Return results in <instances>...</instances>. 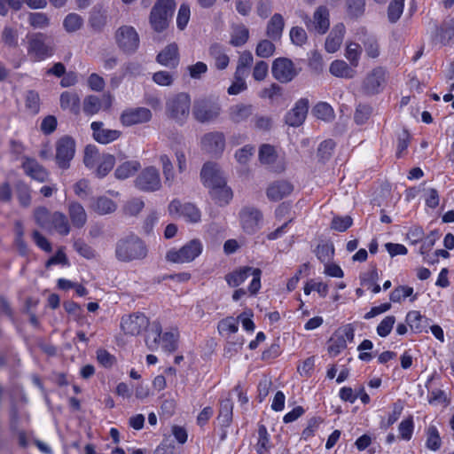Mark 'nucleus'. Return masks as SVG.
I'll return each instance as SVG.
<instances>
[{
    "mask_svg": "<svg viewBox=\"0 0 454 454\" xmlns=\"http://www.w3.org/2000/svg\"><path fill=\"white\" fill-rule=\"evenodd\" d=\"M200 176L203 184L209 189L210 197L215 204L223 207L230 203L233 197L232 191L227 186L226 180L216 163H205Z\"/></svg>",
    "mask_w": 454,
    "mask_h": 454,
    "instance_id": "obj_1",
    "label": "nucleus"
},
{
    "mask_svg": "<svg viewBox=\"0 0 454 454\" xmlns=\"http://www.w3.org/2000/svg\"><path fill=\"white\" fill-rule=\"evenodd\" d=\"M179 333L177 329H171L161 333V325L159 322H153L145 337V344L151 350H155L160 346L166 352H174L177 348Z\"/></svg>",
    "mask_w": 454,
    "mask_h": 454,
    "instance_id": "obj_2",
    "label": "nucleus"
},
{
    "mask_svg": "<svg viewBox=\"0 0 454 454\" xmlns=\"http://www.w3.org/2000/svg\"><path fill=\"white\" fill-rule=\"evenodd\" d=\"M147 247L137 236L130 235L120 239L115 247V256L121 262L143 260L147 256Z\"/></svg>",
    "mask_w": 454,
    "mask_h": 454,
    "instance_id": "obj_3",
    "label": "nucleus"
},
{
    "mask_svg": "<svg viewBox=\"0 0 454 454\" xmlns=\"http://www.w3.org/2000/svg\"><path fill=\"white\" fill-rule=\"evenodd\" d=\"M191 112V97L185 92L170 97L166 102V115L178 125H184Z\"/></svg>",
    "mask_w": 454,
    "mask_h": 454,
    "instance_id": "obj_4",
    "label": "nucleus"
},
{
    "mask_svg": "<svg viewBox=\"0 0 454 454\" xmlns=\"http://www.w3.org/2000/svg\"><path fill=\"white\" fill-rule=\"evenodd\" d=\"M175 8L174 0H158L155 3L149 18L151 27L155 32H162L168 27Z\"/></svg>",
    "mask_w": 454,
    "mask_h": 454,
    "instance_id": "obj_5",
    "label": "nucleus"
},
{
    "mask_svg": "<svg viewBox=\"0 0 454 454\" xmlns=\"http://www.w3.org/2000/svg\"><path fill=\"white\" fill-rule=\"evenodd\" d=\"M262 270L258 268L241 267L225 276L227 284L231 287H237L243 284L249 276H252V281L248 286V292L254 295L261 288Z\"/></svg>",
    "mask_w": 454,
    "mask_h": 454,
    "instance_id": "obj_6",
    "label": "nucleus"
},
{
    "mask_svg": "<svg viewBox=\"0 0 454 454\" xmlns=\"http://www.w3.org/2000/svg\"><path fill=\"white\" fill-rule=\"evenodd\" d=\"M203 251V244L194 239L180 248H171L166 254V260L173 263H186L194 261Z\"/></svg>",
    "mask_w": 454,
    "mask_h": 454,
    "instance_id": "obj_7",
    "label": "nucleus"
},
{
    "mask_svg": "<svg viewBox=\"0 0 454 454\" xmlns=\"http://www.w3.org/2000/svg\"><path fill=\"white\" fill-rule=\"evenodd\" d=\"M118 47L126 54H133L139 47L140 39L137 30L131 26H121L115 32Z\"/></svg>",
    "mask_w": 454,
    "mask_h": 454,
    "instance_id": "obj_8",
    "label": "nucleus"
},
{
    "mask_svg": "<svg viewBox=\"0 0 454 454\" xmlns=\"http://www.w3.org/2000/svg\"><path fill=\"white\" fill-rule=\"evenodd\" d=\"M75 153V141L68 136L56 142V163L62 169H67Z\"/></svg>",
    "mask_w": 454,
    "mask_h": 454,
    "instance_id": "obj_9",
    "label": "nucleus"
},
{
    "mask_svg": "<svg viewBox=\"0 0 454 454\" xmlns=\"http://www.w3.org/2000/svg\"><path fill=\"white\" fill-rule=\"evenodd\" d=\"M148 317L140 312L126 315L121 317V327L125 334L137 336L148 328Z\"/></svg>",
    "mask_w": 454,
    "mask_h": 454,
    "instance_id": "obj_10",
    "label": "nucleus"
},
{
    "mask_svg": "<svg viewBox=\"0 0 454 454\" xmlns=\"http://www.w3.org/2000/svg\"><path fill=\"white\" fill-rule=\"evenodd\" d=\"M387 72L382 67H377L367 74L363 81L362 90L366 95L380 93L386 83Z\"/></svg>",
    "mask_w": 454,
    "mask_h": 454,
    "instance_id": "obj_11",
    "label": "nucleus"
},
{
    "mask_svg": "<svg viewBox=\"0 0 454 454\" xmlns=\"http://www.w3.org/2000/svg\"><path fill=\"white\" fill-rule=\"evenodd\" d=\"M221 112L217 103L207 99H199L193 105V116L199 122H209L215 120Z\"/></svg>",
    "mask_w": 454,
    "mask_h": 454,
    "instance_id": "obj_12",
    "label": "nucleus"
},
{
    "mask_svg": "<svg viewBox=\"0 0 454 454\" xmlns=\"http://www.w3.org/2000/svg\"><path fill=\"white\" fill-rule=\"evenodd\" d=\"M27 52L35 61H41L51 57L54 49L52 45L46 42L44 35L36 34L29 40Z\"/></svg>",
    "mask_w": 454,
    "mask_h": 454,
    "instance_id": "obj_13",
    "label": "nucleus"
},
{
    "mask_svg": "<svg viewBox=\"0 0 454 454\" xmlns=\"http://www.w3.org/2000/svg\"><path fill=\"white\" fill-rule=\"evenodd\" d=\"M201 150L212 156H221L225 149V136L220 131L206 133L200 139Z\"/></svg>",
    "mask_w": 454,
    "mask_h": 454,
    "instance_id": "obj_14",
    "label": "nucleus"
},
{
    "mask_svg": "<svg viewBox=\"0 0 454 454\" xmlns=\"http://www.w3.org/2000/svg\"><path fill=\"white\" fill-rule=\"evenodd\" d=\"M135 185L144 192H155L161 187V181L158 169L147 167L140 172L135 180Z\"/></svg>",
    "mask_w": 454,
    "mask_h": 454,
    "instance_id": "obj_15",
    "label": "nucleus"
},
{
    "mask_svg": "<svg viewBox=\"0 0 454 454\" xmlns=\"http://www.w3.org/2000/svg\"><path fill=\"white\" fill-rule=\"evenodd\" d=\"M271 72L274 78L283 83L291 82L298 74V69L293 61L286 58L276 59Z\"/></svg>",
    "mask_w": 454,
    "mask_h": 454,
    "instance_id": "obj_16",
    "label": "nucleus"
},
{
    "mask_svg": "<svg viewBox=\"0 0 454 454\" xmlns=\"http://www.w3.org/2000/svg\"><path fill=\"white\" fill-rule=\"evenodd\" d=\"M153 117L152 112L146 107H133L122 111L120 121L125 127L146 123Z\"/></svg>",
    "mask_w": 454,
    "mask_h": 454,
    "instance_id": "obj_17",
    "label": "nucleus"
},
{
    "mask_svg": "<svg viewBox=\"0 0 454 454\" xmlns=\"http://www.w3.org/2000/svg\"><path fill=\"white\" fill-rule=\"evenodd\" d=\"M303 20L309 30L323 35L330 26L329 11L325 6H319L313 14V20L308 15L303 17Z\"/></svg>",
    "mask_w": 454,
    "mask_h": 454,
    "instance_id": "obj_18",
    "label": "nucleus"
},
{
    "mask_svg": "<svg viewBox=\"0 0 454 454\" xmlns=\"http://www.w3.org/2000/svg\"><path fill=\"white\" fill-rule=\"evenodd\" d=\"M168 212L170 215H179L191 223H199L201 219V213L195 205L192 203L182 204L177 200L169 203Z\"/></svg>",
    "mask_w": 454,
    "mask_h": 454,
    "instance_id": "obj_19",
    "label": "nucleus"
},
{
    "mask_svg": "<svg viewBox=\"0 0 454 454\" xmlns=\"http://www.w3.org/2000/svg\"><path fill=\"white\" fill-rule=\"evenodd\" d=\"M308 111L309 100L307 98H301L286 113L285 122L290 127H299L304 122Z\"/></svg>",
    "mask_w": 454,
    "mask_h": 454,
    "instance_id": "obj_20",
    "label": "nucleus"
},
{
    "mask_svg": "<svg viewBox=\"0 0 454 454\" xmlns=\"http://www.w3.org/2000/svg\"><path fill=\"white\" fill-rule=\"evenodd\" d=\"M90 129L93 139L102 145H107L114 142L121 136V131L107 129L102 121H92Z\"/></svg>",
    "mask_w": 454,
    "mask_h": 454,
    "instance_id": "obj_21",
    "label": "nucleus"
},
{
    "mask_svg": "<svg viewBox=\"0 0 454 454\" xmlns=\"http://www.w3.org/2000/svg\"><path fill=\"white\" fill-rule=\"evenodd\" d=\"M294 192V185L287 180H276L266 188V196L269 200L277 202L288 197Z\"/></svg>",
    "mask_w": 454,
    "mask_h": 454,
    "instance_id": "obj_22",
    "label": "nucleus"
},
{
    "mask_svg": "<svg viewBox=\"0 0 454 454\" xmlns=\"http://www.w3.org/2000/svg\"><path fill=\"white\" fill-rule=\"evenodd\" d=\"M240 223L247 233H254L262 219V212L255 207H247L239 212Z\"/></svg>",
    "mask_w": 454,
    "mask_h": 454,
    "instance_id": "obj_23",
    "label": "nucleus"
},
{
    "mask_svg": "<svg viewBox=\"0 0 454 454\" xmlns=\"http://www.w3.org/2000/svg\"><path fill=\"white\" fill-rule=\"evenodd\" d=\"M346 33V27L343 23L336 24L328 36L326 37L325 49L329 53L336 52L343 41Z\"/></svg>",
    "mask_w": 454,
    "mask_h": 454,
    "instance_id": "obj_24",
    "label": "nucleus"
},
{
    "mask_svg": "<svg viewBox=\"0 0 454 454\" xmlns=\"http://www.w3.org/2000/svg\"><path fill=\"white\" fill-rule=\"evenodd\" d=\"M156 60L162 66L175 68L179 64L178 47L176 43L167 45L156 57Z\"/></svg>",
    "mask_w": 454,
    "mask_h": 454,
    "instance_id": "obj_25",
    "label": "nucleus"
},
{
    "mask_svg": "<svg viewBox=\"0 0 454 454\" xmlns=\"http://www.w3.org/2000/svg\"><path fill=\"white\" fill-rule=\"evenodd\" d=\"M25 173L38 182H45L49 176L48 171L35 159L25 158L22 162Z\"/></svg>",
    "mask_w": 454,
    "mask_h": 454,
    "instance_id": "obj_26",
    "label": "nucleus"
},
{
    "mask_svg": "<svg viewBox=\"0 0 454 454\" xmlns=\"http://www.w3.org/2000/svg\"><path fill=\"white\" fill-rule=\"evenodd\" d=\"M67 212L71 223L74 228L81 229L86 224L87 213L80 203L76 201L68 203Z\"/></svg>",
    "mask_w": 454,
    "mask_h": 454,
    "instance_id": "obj_27",
    "label": "nucleus"
},
{
    "mask_svg": "<svg viewBox=\"0 0 454 454\" xmlns=\"http://www.w3.org/2000/svg\"><path fill=\"white\" fill-rule=\"evenodd\" d=\"M329 72L335 77L344 79H352L356 74V67L341 59L333 61Z\"/></svg>",
    "mask_w": 454,
    "mask_h": 454,
    "instance_id": "obj_28",
    "label": "nucleus"
},
{
    "mask_svg": "<svg viewBox=\"0 0 454 454\" xmlns=\"http://www.w3.org/2000/svg\"><path fill=\"white\" fill-rule=\"evenodd\" d=\"M405 321L414 333L427 332L428 319L422 316L419 311L411 310L408 312Z\"/></svg>",
    "mask_w": 454,
    "mask_h": 454,
    "instance_id": "obj_29",
    "label": "nucleus"
},
{
    "mask_svg": "<svg viewBox=\"0 0 454 454\" xmlns=\"http://www.w3.org/2000/svg\"><path fill=\"white\" fill-rule=\"evenodd\" d=\"M90 207L98 215L112 214L117 209V204L106 196H99L93 200Z\"/></svg>",
    "mask_w": 454,
    "mask_h": 454,
    "instance_id": "obj_30",
    "label": "nucleus"
},
{
    "mask_svg": "<svg viewBox=\"0 0 454 454\" xmlns=\"http://www.w3.org/2000/svg\"><path fill=\"white\" fill-rule=\"evenodd\" d=\"M285 21L281 14L275 13L268 22L266 35L272 40H278L281 37L284 29Z\"/></svg>",
    "mask_w": 454,
    "mask_h": 454,
    "instance_id": "obj_31",
    "label": "nucleus"
},
{
    "mask_svg": "<svg viewBox=\"0 0 454 454\" xmlns=\"http://www.w3.org/2000/svg\"><path fill=\"white\" fill-rule=\"evenodd\" d=\"M140 168L141 165L137 160H128L116 168L114 176L117 179L124 180L134 176Z\"/></svg>",
    "mask_w": 454,
    "mask_h": 454,
    "instance_id": "obj_32",
    "label": "nucleus"
},
{
    "mask_svg": "<svg viewBox=\"0 0 454 454\" xmlns=\"http://www.w3.org/2000/svg\"><path fill=\"white\" fill-rule=\"evenodd\" d=\"M209 55L213 58L215 67L218 70H223L229 66L230 59L223 47L219 44H213L210 46Z\"/></svg>",
    "mask_w": 454,
    "mask_h": 454,
    "instance_id": "obj_33",
    "label": "nucleus"
},
{
    "mask_svg": "<svg viewBox=\"0 0 454 454\" xmlns=\"http://www.w3.org/2000/svg\"><path fill=\"white\" fill-rule=\"evenodd\" d=\"M253 113V107L250 105H236L230 108V119L236 123L247 120Z\"/></svg>",
    "mask_w": 454,
    "mask_h": 454,
    "instance_id": "obj_34",
    "label": "nucleus"
},
{
    "mask_svg": "<svg viewBox=\"0 0 454 454\" xmlns=\"http://www.w3.org/2000/svg\"><path fill=\"white\" fill-rule=\"evenodd\" d=\"M51 230L56 231L59 234L62 236H67L70 232V224L67 216L61 212H54L52 213V220H51Z\"/></svg>",
    "mask_w": 454,
    "mask_h": 454,
    "instance_id": "obj_35",
    "label": "nucleus"
},
{
    "mask_svg": "<svg viewBox=\"0 0 454 454\" xmlns=\"http://www.w3.org/2000/svg\"><path fill=\"white\" fill-rule=\"evenodd\" d=\"M60 106L65 110L78 114L80 111V98L74 92L65 91L60 96Z\"/></svg>",
    "mask_w": 454,
    "mask_h": 454,
    "instance_id": "obj_36",
    "label": "nucleus"
},
{
    "mask_svg": "<svg viewBox=\"0 0 454 454\" xmlns=\"http://www.w3.org/2000/svg\"><path fill=\"white\" fill-rule=\"evenodd\" d=\"M114 163L115 158L114 155L103 153L98 165L93 168L95 175L99 178L105 177L113 169Z\"/></svg>",
    "mask_w": 454,
    "mask_h": 454,
    "instance_id": "obj_37",
    "label": "nucleus"
},
{
    "mask_svg": "<svg viewBox=\"0 0 454 454\" xmlns=\"http://www.w3.org/2000/svg\"><path fill=\"white\" fill-rule=\"evenodd\" d=\"M426 447L432 450L437 451L442 447V438L435 426L430 425L426 429Z\"/></svg>",
    "mask_w": 454,
    "mask_h": 454,
    "instance_id": "obj_38",
    "label": "nucleus"
},
{
    "mask_svg": "<svg viewBox=\"0 0 454 454\" xmlns=\"http://www.w3.org/2000/svg\"><path fill=\"white\" fill-rule=\"evenodd\" d=\"M362 43L368 58L377 59L380 56V48L375 35L365 33Z\"/></svg>",
    "mask_w": 454,
    "mask_h": 454,
    "instance_id": "obj_39",
    "label": "nucleus"
},
{
    "mask_svg": "<svg viewBox=\"0 0 454 454\" xmlns=\"http://www.w3.org/2000/svg\"><path fill=\"white\" fill-rule=\"evenodd\" d=\"M233 403L231 399L222 400L220 403L218 420L223 427H228L232 420Z\"/></svg>",
    "mask_w": 454,
    "mask_h": 454,
    "instance_id": "obj_40",
    "label": "nucleus"
},
{
    "mask_svg": "<svg viewBox=\"0 0 454 454\" xmlns=\"http://www.w3.org/2000/svg\"><path fill=\"white\" fill-rule=\"evenodd\" d=\"M102 155L103 153H100L95 145H88L84 149L83 162L87 168L93 169L98 165Z\"/></svg>",
    "mask_w": 454,
    "mask_h": 454,
    "instance_id": "obj_41",
    "label": "nucleus"
},
{
    "mask_svg": "<svg viewBox=\"0 0 454 454\" xmlns=\"http://www.w3.org/2000/svg\"><path fill=\"white\" fill-rule=\"evenodd\" d=\"M361 54L362 48L359 43L355 42L347 43L344 55L353 67L358 66Z\"/></svg>",
    "mask_w": 454,
    "mask_h": 454,
    "instance_id": "obj_42",
    "label": "nucleus"
},
{
    "mask_svg": "<svg viewBox=\"0 0 454 454\" xmlns=\"http://www.w3.org/2000/svg\"><path fill=\"white\" fill-rule=\"evenodd\" d=\"M35 223L43 229L51 231L52 214L44 207H37L34 211Z\"/></svg>",
    "mask_w": 454,
    "mask_h": 454,
    "instance_id": "obj_43",
    "label": "nucleus"
},
{
    "mask_svg": "<svg viewBox=\"0 0 454 454\" xmlns=\"http://www.w3.org/2000/svg\"><path fill=\"white\" fill-rule=\"evenodd\" d=\"M103 108V101L95 95H90L83 100V112L87 115H94Z\"/></svg>",
    "mask_w": 454,
    "mask_h": 454,
    "instance_id": "obj_44",
    "label": "nucleus"
},
{
    "mask_svg": "<svg viewBox=\"0 0 454 454\" xmlns=\"http://www.w3.org/2000/svg\"><path fill=\"white\" fill-rule=\"evenodd\" d=\"M413 301L417 299V295H413V288L408 286H400L390 293V301L393 302H401L405 298L411 297Z\"/></svg>",
    "mask_w": 454,
    "mask_h": 454,
    "instance_id": "obj_45",
    "label": "nucleus"
},
{
    "mask_svg": "<svg viewBox=\"0 0 454 454\" xmlns=\"http://www.w3.org/2000/svg\"><path fill=\"white\" fill-rule=\"evenodd\" d=\"M270 448V435L264 425L258 427V441L255 445L256 451L259 454H266Z\"/></svg>",
    "mask_w": 454,
    "mask_h": 454,
    "instance_id": "obj_46",
    "label": "nucleus"
},
{
    "mask_svg": "<svg viewBox=\"0 0 454 454\" xmlns=\"http://www.w3.org/2000/svg\"><path fill=\"white\" fill-rule=\"evenodd\" d=\"M313 114L317 119L325 121H330L334 118L333 107L325 102L317 103L313 108Z\"/></svg>",
    "mask_w": 454,
    "mask_h": 454,
    "instance_id": "obj_47",
    "label": "nucleus"
},
{
    "mask_svg": "<svg viewBox=\"0 0 454 454\" xmlns=\"http://www.w3.org/2000/svg\"><path fill=\"white\" fill-rule=\"evenodd\" d=\"M249 37V31L244 25H238L233 27L231 43L233 46H241L247 43Z\"/></svg>",
    "mask_w": 454,
    "mask_h": 454,
    "instance_id": "obj_48",
    "label": "nucleus"
},
{
    "mask_svg": "<svg viewBox=\"0 0 454 454\" xmlns=\"http://www.w3.org/2000/svg\"><path fill=\"white\" fill-rule=\"evenodd\" d=\"M83 26V19L77 13H69L63 21V27L68 33L78 31Z\"/></svg>",
    "mask_w": 454,
    "mask_h": 454,
    "instance_id": "obj_49",
    "label": "nucleus"
},
{
    "mask_svg": "<svg viewBox=\"0 0 454 454\" xmlns=\"http://www.w3.org/2000/svg\"><path fill=\"white\" fill-rule=\"evenodd\" d=\"M404 0H392L387 8V18L392 23H395L403 14Z\"/></svg>",
    "mask_w": 454,
    "mask_h": 454,
    "instance_id": "obj_50",
    "label": "nucleus"
},
{
    "mask_svg": "<svg viewBox=\"0 0 454 454\" xmlns=\"http://www.w3.org/2000/svg\"><path fill=\"white\" fill-rule=\"evenodd\" d=\"M160 161L162 166V172L165 178V183L168 184V185H171L175 179L173 164L169 157L166 154H162L160 156Z\"/></svg>",
    "mask_w": 454,
    "mask_h": 454,
    "instance_id": "obj_51",
    "label": "nucleus"
},
{
    "mask_svg": "<svg viewBox=\"0 0 454 454\" xmlns=\"http://www.w3.org/2000/svg\"><path fill=\"white\" fill-rule=\"evenodd\" d=\"M259 159L262 164L273 165L277 160L274 147L270 145H262L259 150Z\"/></svg>",
    "mask_w": 454,
    "mask_h": 454,
    "instance_id": "obj_52",
    "label": "nucleus"
},
{
    "mask_svg": "<svg viewBox=\"0 0 454 454\" xmlns=\"http://www.w3.org/2000/svg\"><path fill=\"white\" fill-rule=\"evenodd\" d=\"M217 328L219 333L223 335L235 333L239 329L238 318L226 317L219 322Z\"/></svg>",
    "mask_w": 454,
    "mask_h": 454,
    "instance_id": "obj_53",
    "label": "nucleus"
},
{
    "mask_svg": "<svg viewBox=\"0 0 454 454\" xmlns=\"http://www.w3.org/2000/svg\"><path fill=\"white\" fill-rule=\"evenodd\" d=\"M254 61V57L252 53L248 51H245L241 52L239 57L238 66L235 73L245 74H247L249 67L252 66Z\"/></svg>",
    "mask_w": 454,
    "mask_h": 454,
    "instance_id": "obj_54",
    "label": "nucleus"
},
{
    "mask_svg": "<svg viewBox=\"0 0 454 454\" xmlns=\"http://www.w3.org/2000/svg\"><path fill=\"white\" fill-rule=\"evenodd\" d=\"M145 207V203L141 199L133 198L129 200L123 206V213L127 215H138Z\"/></svg>",
    "mask_w": 454,
    "mask_h": 454,
    "instance_id": "obj_55",
    "label": "nucleus"
},
{
    "mask_svg": "<svg viewBox=\"0 0 454 454\" xmlns=\"http://www.w3.org/2000/svg\"><path fill=\"white\" fill-rule=\"evenodd\" d=\"M323 419L319 417H313L308 420L306 427L301 433V439L308 441L313 437L322 424Z\"/></svg>",
    "mask_w": 454,
    "mask_h": 454,
    "instance_id": "obj_56",
    "label": "nucleus"
},
{
    "mask_svg": "<svg viewBox=\"0 0 454 454\" xmlns=\"http://www.w3.org/2000/svg\"><path fill=\"white\" fill-rule=\"evenodd\" d=\"M244 76L245 74H238V73L234 74V81L227 90L229 95H238L247 89Z\"/></svg>",
    "mask_w": 454,
    "mask_h": 454,
    "instance_id": "obj_57",
    "label": "nucleus"
},
{
    "mask_svg": "<svg viewBox=\"0 0 454 454\" xmlns=\"http://www.w3.org/2000/svg\"><path fill=\"white\" fill-rule=\"evenodd\" d=\"M29 24L35 28H45L50 24V20L45 13L31 12L28 16Z\"/></svg>",
    "mask_w": 454,
    "mask_h": 454,
    "instance_id": "obj_58",
    "label": "nucleus"
},
{
    "mask_svg": "<svg viewBox=\"0 0 454 454\" xmlns=\"http://www.w3.org/2000/svg\"><path fill=\"white\" fill-rule=\"evenodd\" d=\"M346 5L348 14L356 18L364 12L365 0H346Z\"/></svg>",
    "mask_w": 454,
    "mask_h": 454,
    "instance_id": "obj_59",
    "label": "nucleus"
},
{
    "mask_svg": "<svg viewBox=\"0 0 454 454\" xmlns=\"http://www.w3.org/2000/svg\"><path fill=\"white\" fill-rule=\"evenodd\" d=\"M414 429V423L412 417L403 419L398 427L400 437L405 441L411 440Z\"/></svg>",
    "mask_w": 454,
    "mask_h": 454,
    "instance_id": "obj_60",
    "label": "nucleus"
},
{
    "mask_svg": "<svg viewBox=\"0 0 454 454\" xmlns=\"http://www.w3.org/2000/svg\"><path fill=\"white\" fill-rule=\"evenodd\" d=\"M395 323V317L387 316L378 325L377 329H376L377 333L380 337H387L391 333Z\"/></svg>",
    "mask_w": 454,
    "mask_h": 454,
    "instance_id": "obj_61",
    "label": "nucleus"
},
{
    "mask_svg": "<svg viewBox=\"0 0 454 454\" xmlns=\"http://www.w3.org/2000/svg\"><path fill=\"white\" fill-rule=\"evenodd\" d=\"M353 223V220L350 216H334L332 220L331 227L337 231H345Z\"/></svg>",
    "mask_w": 454,
    "mask_h": 454,
    "instance_id": "obj_62",
    "label": "nucleus"
},
{
    "mask_svg": "<svg viewBox=\"0 0 454 454\" xmlns=\"http://www.w3.org/2000/svg\"><path fill=\"white\" fill-rule=\"evenodd\" d=\"M254 153V147L249 145L243 146L235 153V159L241 165H246Z\"/></svg>",
    "mask_w": 454,
    "mask_h": 454,
    "instance_id": "obj_63",
    "label": "nucleus"
},
{
    "mask_svg": "<svg viewBox=\"0 0 454 454\" xmlns=\"http://www.w3.org/2000/svg\"><path fill=\"white\" fill-rule=\"evenodd\" d=\"M274 51L275 46L270 41L262 40L257 44L255 52L261 58H269L274 53Z\"/></svg>",
    "mask_w": 454,
    "mask_h": 454,
    "instance_id": "obj_64",
    "label": "nucleus"
}]
</instances>
